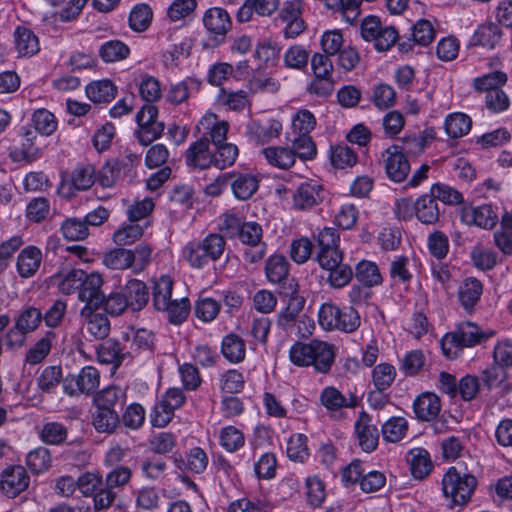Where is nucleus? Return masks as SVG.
I'll return each mask as SVG.
<instances>
[{"label":"nucleus","mask_w":512,"mask_h":512,"mask_svg":"<svg viewBox=\"0 0 512 512\" xmlns=\"http://www.w3.org/2000/svg\"><path fill=\"white\" fill-rule=\"evenodd\" d=\"M263 229L257 222H243L237 235V239L244 245L249 247L259 246L262 242Z\"/></svg>","instance_id":"obj_48"},{"label":"nucleus","mask_w":512,"mask_h":512,"mask_svg":"<svg viewBox=\"0 0 512 512\" xmlns=\"http://www.w3.org/2000/svg\"><path fill=\"white\" fill-rule=\"evenodd\" d=\"M94 403L98 409L116 410V406L124 405L125 393L120 387L110 386L96 394Z\"/></svg>","instance_id":"obj_33"},{"label":"nucleus","mask_w":512,"mask_h":512,"mask_svg":"<svg viewBox=\"0 0 512 512\" xmlns=\"http://www.w3.org/2000/svg\"><path fill=\"white\" fill-rule=\"evenodd\" d=\"M183 256L194 268L204 267L210 260L200 241L189 242L183 249Z\"/></svg>","instance_id":"obj_63"},{"label":"nucleus","mask_w":512,"mask_h":512,"mask_svg":"<svg viewBox=\"0 0 512 512\" xmlns=\"http://www.w3.org/2000/svg\"><path fill=\"white\" fill-rule=\"evenodd\" d=\"M103 264L113 270L131 269V250L115 248L104 255Z\"/></svg>","instance_id":"obj_49"},{"label":"nucleus","mask_w":512,"mask_h":512,"mask_svg":"<svg viewBox=\"0 0 512 512\" xmlns=\"http://www.w3.org/2000/svg\"><path fill=\"white\" fill-rule=\"evenodd\" d=\"M68 436V429L59 422H47L43 425L40 438L48 445H60Z\"/></svg>","instance_id":"obj_45"},{"label":"nucleus","mask_w":512,"mask_h":512,"mask_svg":"<svg viewBox=\"0 0 512 512\" xmlns=\"http://www.w3.org/2000/svg\"><path fill=\"white\" fill-rule=\"evenodd\" d=\"M103 278L97 272L90 274L84 271L83 283L78 291V299L85 302L84 307L100 308L104 300L102 292Z\"/></svg>","instance_id":"obj_8"},{"label":"nucleus","mask_w":512,"mask_h":512,"mask_svg":"<svg viewBox=\"0 0 512 512\" xmlns=\"http://www.w3.org/2000/svg\"><path fill=\"white\" fill-rule=\"evenodd\" d=\"M32 123L35 128L36 134L39 133L43 136H50L58 126L55 115L45 108L38 109L32 114Z\"/></svg>","instance_id":"obj_39"},{"label":"nucleus","mask_w":512,"mask_h":512,"mask_svg":"<svg viewBox=\"0 0 512 512\" xmlns=\"http://www.w3.org/2000/svg\"><path fill=\"white\" fill-rule=\"evenodd\" d=\"M233 176L229 182L233 195L238 200L250 199L259 187V180L252 174H242L232 172Z\"/></svg>","instance_id":"obj_22"},{"label":"nucleus","mask_w":512,"mask_h":512,"mask_svg":"<svg viewBox=\"0 0 512 512\" xmlns=\"http://www.w3.org/2000/svg\"><path fill=\"white\" fill-rule=\"evenodd\" d=\"M152 17L153 12L147 4H138L130 12V28L137 32L145 31L149 27Z\"/></svg>","instance_id":"obj_53"},{"label":"nucleus","mask_w":512,"mask_h":512,"mask_svg":"<svg viewBox=\"0 0 512 512\" xmlns=\"http://www.w3.org/2000/svg\"><path fill=\"white\" fill-rule=\"evenodd\" d=\"M436 137L434 128L428 127L419 134L407 133L401 139V145H397L398 149L407 156H418L422 154L427 147Z\"/></svg>","instance_id":"obj_16"},{"label":"nucleus","mask_w":512,"mask_h":512,"mask_svg":"<svg viewBox=\"0 0 512 512\" xmlns=\"http://www.w3.org/2000/svg\"><path fill=\"white\" fill-rule=\"evenodd\" d=\"M502 31L495 23H485L478 27L474 32L471 44L493 49L500 41Z\"/></svg>","instance_id":"obj_32"},{"label":"nucleus","mask_w":512,"mask_h":512,"mask_svg":"<svg viewBox=\"0 0 512 512\" xmlns=\"http://www.w3.org/2000/svg\"><path fill=\"white\" fill-rule=\"evenodd\" d=\"M477 486L474 475L465 471L462 466H452L442 478L443 495L454 505L466 504Z\"/></svg>","instance_id":"obj_2"},{"label":"nucleus","mask_w":512,"mask_h":512,"mask_svg":"<svg viewBox=\"0 0 512 512\" xmlns=\"http://www.w3.org/2000/svg\"><path fill=\"white\" fill-rule=\"evenodd\" d=\"M119 424V415L116 410H103L96 408L93 414V426L101 433H112Z\"/></svg>","instance_id":"obj_44"},{"label":"nucleus","mask_w":512,"mask_h":512,"mask_svg":"<svg viewBox=\"0 0 512 512\" xmlns=\"http://www.w3.org/2000/svg\"><path fill=\"white\" fill-rule=\"evenodd\" d=\"M383 157L388 178L394 182L404 181L410 172V164L397 145L388 147Z\"/></svg>","instance_id":"obj_10"},{"label":"nucleus","mask_w":512,"mask_h":512,"mask_svg":"<svg viewBox=\"0 0 512 512\" xmlns=\"http://www.w3.org/2000/svg\"><path fill=\"white\" fill-rule=\"evenodd\" d=\"M263 154L271 165L281 169H288L295 163L294 154L286 147H267Z\"/></svg>","instance_id":"obj_43"},{"label":"nucleus","mask_w":512,"mask_h":512,"mask_svg":"<svg viewBox=\"0 0 512 512\" xmlns=\"http://www.w3.org/2000/svg\"><path fill=\"white\" fill-rule=\"evenodd\" d=\"M407 461L411 474L415 479L422 480L429 475L432 470V461L427 450L424 448H413L410 450Z\"/></svg>","instance_id":"obj_27"},{"label":"nucleus","mask_w":512,"mask_h":512,"mask_svg":"<svg viewBox=\"0 0 512 512\" xmlns=\"http://www.w3.org/2000/svg\"><path fill=\"white\" fill-rule=\"evenodd\" d=\"M86 94L94 103H108L117 94V87L108 79L91 82L86 86Z\"/></svg>","instance_id":"obj_30"},{"label":"nucleus","mask_w":512,"mask_h":512,"mask_svg":"<svg viewBox=\"0 0 512 512\" xmlns=\"http://www.w3.org/2000/svg\"><path fill=\"white\" fill-rule=\"evenodd\" d=\"M308 61L309 52L301 45L291 46L284 54L285 65L292 69L303 70Z\"/></svg>","instance_id":"obj_64"},{"label":"nucleus","mask_w":512,"mask_h":512,"mask_svg":"<svg viewBox=\"0 0 512 512\" xmlns=\"http://www.w3.org/2000/svg\"><path fill=\"white\" fill-rule=\"evenodd\" d=\"M26 464L33 473L46 471L51 465L50 452L45 447H38L28 453Z\"/></svg>","instance_id":"obj_59"},{"label":"nucleus","mask_w":512,"mask_h":512,"mask_svg":"<svg viewBox=\"0 0 512 512\" xmlns=\"http://www.w3.org/2000/svg\"><path fill=\"white\" fill-rule=\"evenodd\" d=\"M453 334L462 347H472L492 336L493 331L483 332L476 324L464 322L458 326Z\"/></svg>","instance_id":"obj_25"},{"label":"nucleus","mask_w":512,"mask_h":512,"mask_svg":"<svg viewBox=\"0 0 512 512\" xmlns=\"http://www.w3.org/2000/svg\"><path fill=\"white\" fill-rule=\"evenodd\" d=\"M245 443L244 434L234 426H227L221 430L220 445L227 452H235L243 447Z\"/></svg>","instance_id":"obj_60"},{"label":"nucleus","mask_w":512,"mask_h":512,"mask_svg":"<svg viewBox=\"0 0 512 512\" xmlns=\"http://www.w3.org/2000/svg\"><path fill=\"white\" fill-rule=\"evenodd\" d=\"M321 404L329 411H338L342 408H354L358 405V398L350 394L346 398L338 389L333 386L326 387L320 395Z\"/></svg>","instance_id":"obj_21"},{"label":"nucleus","mask_w":512,"mask_h":512,"mask_svg":"<svg viewBox=\"0 0 512 512\" xmlns=\"http://www.w3.org/2000/svg\"><path fill=\"white\" fill-rule=\"evenodd\" d=\"M508 76L502 71H493L491 73L476 77L473 80V88L479 93L488 95L490 91L500 90L507 83Z\"/></svg>","instance_id":"obj_35"},{"label":"nucleus","mask_w":512,"mask_h":512,"mask_svg":"<svg viewBox=\"0 0 512 512\" xmlns=\"http://www.w3.org/2000/svg\"><path fill=\"white\" fill-rule=\"evenodd\" d=\"M472 126L471 118L464 113L449 114L444 122V128L449 138L457 139L466 135Z\"/></svg>","instance_id":"obj_38"},{"label":"nucleus","mask_w":512,"mask_h":512,"mask_svg":"<svg viewBox=\"0 0 512 512\" xmlns=\"http://www.w3.org/2000/svg\"><path fill=\"white\" fill-rule=\"evenodd\" d=\"M319 325L326 331L339 330L345 333L356 331L361 317L352 306L338 307L334 303H323L318 311Z\"/></svg>","instance_id":"obj_3"},{"label":"nucleus","mask_w":512,"mask_h":512,"mask_svg":"<svg viewBox=\"0 0 512 512\" xmlns=\"http://www.w3.org/2000/svg\"><path fill=\"white\" fill-rule=\"evenodd\" d=\"M408 429L407 421L402 417H392L382 425L384 440L392 443L400 441Z\"/></svg>","instance_id":"obj_50"},{"label":"nucleus","mask_w":512,"mask_h":512,"mask_svg":"<svg viewBox=\"0 0 512 512\" xmlns=\"http://www.w3.org/2000/svg\"><path fill=\"white\" fill-rule=\"evenodd\" d=\"M98 308L83 307L80 317L83 319V327L90 340H103L110 333V321L106 315L95 313Z\"/></svg>","instance_id":"obj_11"},{"label":"nucleus","mask_w":512,"mask_h":512,"mask_svg":"<svg viewBox=\"0 0 512 512\" xmlns=\"http://www.w3.org/2000/svg\"><path fill=\"white\" fill-rule=\"evenodd\" d=\"M21 144L14 147L10 155L14 161L32 162L40 156V149L36 144L37 134L30 129L24 130L22 133Z\"/></svg>","instance_id":"obj_20"},{"label":"nucleus","mask_w":512,"mask_h":512,"mask_svg":"<svg viewBox=\"0 0 512 512\" xmlns=\"http://www.w3.org/2000/svg\"><path fill=\"white\" fill-rule=\"evenodd\" d=\"M265 274L269 282L285 285L290 283L289 264L283 255L274 254L270 256L265 264Z\"/></svg>","instance_id":"obj_24"},{"label":"nucleus","mask_w":512,"mask_h":512,"mask_svg":"<svg viewBox=\"0 0 512 512\" xmlns=\"http://www.w3.org/2000/svg\"><path fill=\"white\" fill-rule=\"evenodd\" d=\"M186 164L201 170L212 166V153L209 149V139L200 138L190 145L185 154Z\"/></svg>","instance_id":"obj_17"},{"label":"nucleus","mask_w":512,"mask_h":512,"mask_svg":"<svg viewBox=\"0 0 512 512\" xmlns=\"http://www.w3.org/2000/svg\"><path fill=\"white\" fill-rule=\"evenodd\" d=\"M310 62L313 78L307 85L306 91L317 97L330 96L335 89L334 65L330 56L323 53H314Z\"/></svg>","instance_id":"obj_4"},{"label":"nucleus","mask_w":512,"mask_h":512,"mask_svg":"<svg viewBox=\"0 0 512 512\" xmlns=\"http://www.w3.org/2000/svg\"><path fill=\"white\" fill-rule=\"evenodd\" d=\"M461 220L465 224L491 230L498 221V214L490 204H483L477 207H464L461 210Z\"/></svg>","instance_id":"obj_12"},{"label":"nucleus","mask_w":512,"mask_h":512,"mask_svg":"<svg viewBox=\"0 0 512 512\" xmlns=\"http://www.w3.org/2000/svg\"><path fill=\"white\" fill-rule=\"evenodd\" d=\"M287 456L295 462L303 463L309 457L307 437L304 434L292 435L287 443Z\"/></svg>","instance_id":"obj_55"},{"label":"nucleus","mask_w":512,"mask_h":512,"mask_svg":"<svg viewBox=\"0 0 512 512\" xmlns=\"http://www.w3.org/2000/svg\"><path fill=\"white\" fill-rule=\"evenodd\" d=\"M138 128L134 136L142 146H148L163 134L165 125L158 121V108L153 104H144L136 114Z\"/></svg>","instance_id":"obj_5"},{"label":"nucleus","mask_w":512,"mask_h":512,"mask_svg":"<svg viewBox=\"0 0 512 512\" xmlns=\"http://www.w3.org/2000/svg\"><path fill=\"white\" fill-rule=\"evenodd\" d=\"M416 217L423 224H435L440 217L437 201L431 194L420 196L416 201Z\"/></svg>","instance_id":"obj_31"},{"label":"nucleus","mask_w":512,"mask_h":512,"mask_svg":"<svg viewBox=\"0 0 512 512\" xmlns=\"http://www.w3.org/2000/svg\"><path fill=\"white\" fill-rule=\"evenodd\" d=\"M470 256L474 266L482 271L492 270L498 263L497 253L481 246H475Z\"/></svg>","instance_id":"obj_51"},{"label":"nucleus","mask_w":512,"mask_h":512,"mask_svg":"<svg viewBox=\"0 0 512 512\" xmlns=\"http://www.w3.org/2000/svg\"><path fill=\"white\" fill-rule=\"evenodd\" d=\"M95 182V169L92 165L77 166L71 174V183L74 189L88 190Z\"/></svg>","instance_id":"obj_54"},{"label":"nucleus","mask_w":512,"mask_h":512,"mask_svg":"<svg viewBox=\"0 0 512 512\" xmlns=\"http://www.w3.org/2000/svg\"><path fill=\"white\" fill-rule=\"evenodd\" d=\"M153 283V305L157 310L166 309L172 300L173 279L169 275H162Z\"/></svg>","instance_id":"obj_36"},{"label":"nucleus","mask_w":512,"mask_h":512,"mask_svg":"<svg viewBox=\"0 0 512 512\" xmlns=\"http://www.w3.org/2000/svg\"><path fill=\"white\" fill-rule=\"evenodd\" d=\"M323 199V187L315 181H309L297 187L293 195V205L298 210H307L320 204Z\"/></svg>","instance_id":"obj_14"},{"label":"nucleus","mask_w":512,"mask_h":512,"mask_svg":"<svg viewBox=\"0 0 512 512\" xmlns=\"http://www.w3.org/2000/svg\"><path fill=\"white\" fill-rule=\"evenodd\" d=\"M30 478L20 465L6 468L1 474L0 490L10 498H15L29 486Z\"/></svg>","instance_id":"obj_9"},{"label":"nucleus","mask_w":512,"mask_h":512,"mask_svg":"<svg viewBox=\"0 0 512 512\" xmlns=\"http://www.w3.org/2000/svg\"><path fill=\"white\" fill-rule=\"evenodd\" d=\"M203 23L208 32L213 35L217 44L224 41L232 26L228 12L219 7L208 9L204 14Z\"/></svg>","instance_id":"obj_13"},{"label":"nucleus","mask_w":512,"mask_h":512,"mask_svg":"<svg viewBox=\"0 0 512 512\" xmlns=\"http://www.w3.org/2000/svg\"><path fill=\"white\" fill-rule=\"evenodd\" d=\"M239 154L238 147L232 143H225L215 146V151L212 153V165L218 169H226L232 166Z\"/></svg>","instance_id":"obj_42"},{"label":"nucleus","mask_w":512,"mask_h":512,"mask_svg":"<svg viewBox=\"0 0 512 512\" xmlns=\"http://www.w3.org/2000/svg\"><path fill=\"white\" fill-rule=\"evenodd\" d=\"M291 151L294 157H299L301 160H312L317 154L316 145L309 135L298 134L297 137L291 140Z\"/></svg>","instance_id":"obj_46"},{"label":"nucleus","mask_w":512,"mask_h":512,"mask_svg":"<svg viewBox=\"0 0 512 512\" xmlns=\"http://www.w3.org/2000/svg\"><path fill=\"white\" fill-rule=\"evenodd\" d=\"M330 160L338 169L352 167L357 162L355 151L347 145H335L331 147Z\"/></svg>","instance_id":"obj_47"},{"label":"nucleus","mask_w":512,"mask_h":512,"mask_svg":"<svg viewBox=\"0 0 512 512\" xmlns=\"http://www.w3.org/2000/svg\"><path fill=\"white\" fill-rule=\"evenodd\" d=\"M221 353L230 363H240L245 359V341L235 333H229L221 342Z\"/></svg>","instance_id":"obj_28"},{"label":"nucleus","mask_w":512,"mask_h":512,"mask_svg":"<svg viewBox=\"0 0 512 512\" xmlns=\"http://www.w3.org/2000/svg\"><path fill=\"white\" fill-rule=\"evenodd\" d=\"M430 194L434 199L448 205H458L464 201L462 193L458 190L442 183H436L431 186Z\"/></svg>","instance_id":"obj_58"},{"label":"nucleus","mask_w":512,"mask_h":512,"mask_svg":"<svg viewBox=\"0 0 512 512\" xmlns=\"http://www.w3.org/2000/svg\"><path fill=\"white\" fill-rule=\"evenodd\" d=\"M152 247L147 243H141L131 250V269L133 273L143 272L151 262Z\"/></svg>","instance_id":"obj_57"},{"label":"nucleus","mask_w":512,"mask_h":512,"mask_svg":"<svg viewBox=\"0 0 512 512\" xmlns=\"http://www.w3.org/2000/svg\"><path fill=\"white\" fill-rule=\"evenodd\" d=\"M289 358L296 366H313L316 372L326 374L334 363V347L316 339L308 343L298 341L291 346Z\"/></svg>","instance_id":"obj_1"},{"label":"nucleus","mask_w":512,"mask_h":512,"mask_svg":"<svg viewBox=\"0 0 512 512\" xmlns=\"http://www.w3.org/2000/svg\"><path fill=\"white\" fill-rule=\"evenodd\" d=\"M100 374L92 366L82 368L78 375L69 374L63 378V391L69 396L90 394L99 387Z\"/></svg>","instance_id":"obj_6"},{"label":"nucleus","mask_w":512,"mask_h":512,"mask_svg":"<svg viewBox=\"0 0 512 512\" xmlns=\"http://www.w3.org/2000/svg\"><path fill=\"white\" fill-rule=\"evenodd\" d=\"M327 271L329 272L327 282L332 288H343L348 285L353 278L352 268L343 262L327 269Z\"/></svg>","instance_id":"obj_56"},{"label":"nucleus","mask_w":512,"mask_h":512,"mask_svg":"<svg viewBox=\"0 0 512 512\" xmlns=\"http://www.w3.org/2000/svg\"><path fill=\"white\" fill-rule=\"evenodd\" d=\"M129 54V47L120 40L107 41L99 49V56L106 63L121 61Z\"/></svg>","instance_id":"obj_40"},{"label":"nucleus","mask_w":512,"mask_h":512,"mask_svg":"<svg viewBox=\"0 0 512 512\" xmlns=\"http://www.w3.org/2000/svg\"><path fill=\"white\" fill-rule=\"evenodd\" d=\"M56 339L54 331H47L26 353L25 362L30 365L41 363L50 353Z\"/></svg>","instance_id":"obj_34"},{"label":"nucleus","mask_w":512,"mask_h":512,"mask_svg":"<svg viewBox=\"0 0 512 512\" xmlns=\"http://www.w3.org/2000/svg\"><path fill=\"white\" fill-rule=\"evenodd\" d=\"M124 295L129 308L133 311L141 310L148 303L149 292L146 284L138 279H130L124 287Z\"/></svg>","instance_id":"obj_26"},{"label":"nucleus","mask_w":512,"mask_h":512,"mask_svg":"<svg viewBox=\"0 0 512 512\" xmlns=\"http://www.w3.org/2000/svg\"><path fill=\"white\" fill-rule=\"evenodd\" d=\"M281 130L282 124L275 119L269 120L266 124L251 121L247 125L248 137L258 145H263L279 137Z\"/></svg>","instance_id":"obj_18"},{"label":"nucleus","mask_w":512,"mask_h":512,"mask_svg":"<svg viewBox=\"0 0 512 512\" xmlns=\"http://www.w3.org/2000/svg\"><path fill=\"white\" fill-rule=\"evenodd\" d=\"M61 231L63 236L71 241L84 240L89 234L86 222L76 218L65 220L61 225Z\"/></svg>","instance_id":"obj_61"},{"label":"nucleus","mask_w":512,"mask_h":512,"mask_svg":"<svg viewBox=\"0 0 512 512\" xmlns=\"http://www.w3.org/2000/svg\"><path fill=\"white\" fill-rule=\"evenodd\" d=\"M84 271L81 269H72L63 275H58V289L62 294L71 295L78 293L80 285L83 283Z\"/></svg>","instance_id":"obj_52"},{"label":"nucleus","mask_w":512,"mask_h":512,"mask_svg":"<svg viewBox=\"0 0 512 512\" xmlns=\"http://www.w3.org/2000/svg\"><path fill=\"white\" fill-rule=\"evenodd\" d=\"M413 410L421 421L434 420L441 410L440 398L434 393L424 392L414 400Z\"/></svg>","instance_id":"obj_19"},{"label":"nucleus","mask_w":512,"mask_h":512,"mask_svg":"<svg viewBox=\"0 0 512 512\" xmlns=\"http://www.w3.org/2000/svg\"><path fill=\"white\" fill-rule=\"evenodd\" d=\"M183 256L194 268L204 267L210 260L200 241L189 242L183 249Z\"/></svg>","instance_id":"obj_62"},{"label":"nucleus","mask_w":512,"mask_h":512,"mask_svg":"<svg viewBox=\"0 0 512 512\" xmlns=\"http://www.w3.org/2000/svg\"><path fill=\"white\" fill-rule=\"evenodd\" d=\"M129 335L125 334L124 342L115 339H107L97 348V359L100 363L111 364L116 369L121 363L133 356V351L128 350Z\"/></svg>","instance_id":"obj_7"},{"label":"nucleus","mask_w":512,"mask_h":512,"mask_svg":"<svg viewBox=\"0 0 512 512\" xmlns=\"http://www.w3.org/2000/svg\"><path fill=\"white\" fill-rule=\"evenodd\" d=\"M42 259L41 251L30 246L21 251L17 259V269L21 277L28 278L33 276L39 269Z\"/></svg>","instance_id":"obj_29"},{"label":"nucleus","mask_w":512,"mask_h":512,"mask_svg":"<svg viewBox=\"0 0 512 512\" xmlns=\"http://www.w3.org/2000/svg\"><path fill=\"white\" fill-rule=\"evenodd\" d=\"M483 292L482 283L473 277L466 278L459 287V299L462 306L471 309L480 299Z\"/></svg>","instance_id":"obj_37"},{"label":"nucleus","mask_w":512,"mask_h":512,"mask_svg":"<svg viewBox=\"0 0 512 512\" xmlns=\"http://www.w3.org/2000/svg\"><path fill=\"white\" fill-rule=\"evenodd\" d=\"M356 279L366 287L380 285L383 281L378 266L374 262L362 261L355 270Z\"/></svg>","instance_id":"obj_41"},{"label":"nucleus","mask_w":512,"mask_h":512,"mask_svg":"<svg viewBox=\"0 0 512 512\" xmlns=\"http://www.w3.org/2000/svg\"><path fill=\"white\" fill-rule=\"evenodd\" d=\"M355 432L358 444L365 452H372L378 446L379 432L376 426L371 424V418L366 412H361L355 423Z\"/></svg>","instance_id":"obj_15"},{"label":"nucleus","mask_w":512,"mask_h":512,"mask_svg":"<svg viewBox=\"0 0 512 512\" xmlns=\"http://www.w3.org/2000/svg\"><path fill=\"white\" fill-rule=\"evenodd\" d=\"M13 35L15 49L19 56L31 57L39 52L40 45L38 37L31 29L24 26H18Z\"/></svg>","instance_id":"obj_23"}]
</instances>
